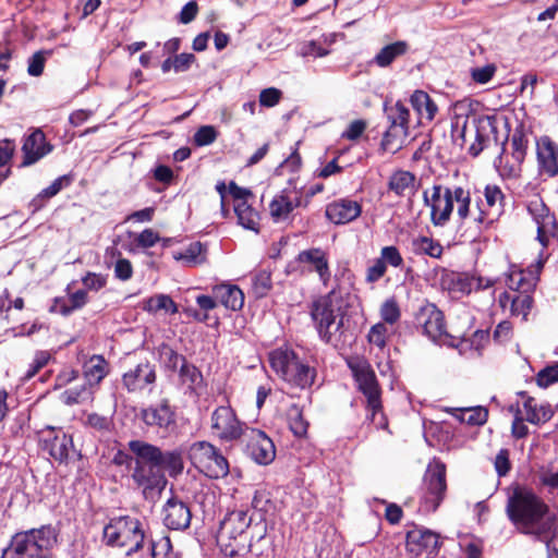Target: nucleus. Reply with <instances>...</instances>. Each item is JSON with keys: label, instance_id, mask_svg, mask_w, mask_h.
Listing matches in <instances>:
<instances>
[{"label": "nucleus", "instance_id": "f257e3e1", "mask_svg": "<svg viewBox=\"0 0 558 558\" xmlns=\"http://www.w3.org/2000/svg\"><path fill=\"white\" fill-rule=\"evenodd\" d=\"M506 512L520 533L546 538L553 532L554 520L548 506L530 488L515 487L508 498Z\"/></svg>", "mask_w": 558, "mask_h": 558}, {"label": "nucleus", "instance_id": "f03ea898", "mask_svg": "<svg viewBox=\"0 0 558 558\" xmlns=\"http://www.w3.org/2000/svg\"><path fill=\"white\" fill-rule=\"evenodd\" d=\"M128 447L134 454V465L131 468L134 485L142 489L145 498L160 493L167 478L157 461L159 447L140 439L129 441Z\"/></svg>", "mask_w": 558, "mask_h": 558}, {"label": "nucleus", "instance_id": "7ed1b4c3", "mask_svg": "<svg viewBox=\"0 0 558 558\" xmlns=\"http://www.w3.org/2000/svg\"><path fill=\"white\" fill-rule=\"evenodd\" d=\"M423 201L430 209V222L435 227H444L449 222L454 204L460 220L463 221L471 216V194L462 186L435 184L430 190L423 192Z\"/></svg>", "mask_w": 558, "mask_h": 558}, {"label": "nucleus", "instance_id": "20e7f679", "mask_svg": "<svg viewBox=\"0 0 558 558\" xmlns=\"http://www.w3.org/2000/svg\"><path fill=\"white\" fill-rule=\"evenodd\" d=\"M58 531L51 524L15 533L5 549L11 558H56L52 553L58 544Z\"/></svg>", "mask_w": 558, "mask_h": 558}, {"label": "nucleus", "instance_id": "39448f33", "mask_svg": "<svg viewBox=\"0 0 558 558\" xmlns=\"http://www.w3.org/2000/svg\"><path fill=\"white\" fill-rule=\"evenodd\" d=\"M344 301L340 289H332L312 303L311 316L319 337L326 343H335L337 333L343 326Z\"/></svg>", "mask_w": 558, "mask_h": 558}, {"label": "nucleus", "instance_id": "423d86ee", "mask_svg": "<svg viewBox=\"0 0 558 558\" xmlns=\"http://www.w3.org/2000/svg\"><path fill=\"white\" fill-rule=\"evenodd\" d=\"M271 369L286 383L301 389L310 387L316 376L315 368L300 359L289 347H280L268 355Z\"/></svg>", "mask_w": 558, "mask_h": 558}, {"label": "nucleus", "instance_id": "0eeeda50", "mask_svg": "<svg viewBox=\"0 0 558 558\" xmlns=\"http://www.w3.org/2000/svg\"><path fill=\"white\" fill-rule=\"evenodd\" d=\"M147 537L144 522L131 515L112 518L104 527L106 544L124 548L126 555L142 550Z\"/></svg>", "mask_w": 558, "mask_h": 558}, {"label": "nucleus", "instance_id": "6e6552de", "mask_svg": "<svg viewBox=\"0 0 558 558\" xmlns=\"http://www.w3.org/2000/svg\"><path fill=\"white\" fill-rule=\"evenodd\" d=\"M347 364L352 373L357 391L365 398V405L371 412L372 421L375 422L376 416L380 414L378 425L385 427L387 423L381 413V388L372 365L361 356L350 357Z\"/></svg>", "mask_w": 558, "mask_h": 558}, {"label": "nucleus", "instance_id": "1a4fd4ad", "mask_svg": "<svg viewBox=\"0 0 558 558\" xmlns=\"http://www.w3.org/2000/svg\"><path fill=\"white\" fill-rule=\"evenodd\" d=\"M191 463L210 478H221L229 473V463L218 448L208 441H195L187 450Z\"/></svg>", "mask_w": 558, "mask_h": 558}, {"label": "nucleus", "instance_id": "9d476101", "mask_svg": "<svg viewBox=\"0 0 558 558\" xmlns=\"http://www.w3.org/2000/svg\"><path fill=\"white\" fill-rule=\"evenodd\" d=\"M505 194L497 184H487L484 189V201L477 203L470 219L480 231L490 228L505 213Z\"/></svg>", "mask_w": 558, "mask_h": 558}, {"label": "nucleus", "instance_id": "9b49d317", "mask_svg": "<svg viewBox=\"0 0 558 558\" xmlns=\"http://www.w3.org/2000/svg\"><path fill=\"white\" fill-rule=\"evenodd\" d=\"M213 435L223 442H232L244 434L246 425L240 421L231 405H220L210 416Z\"/></svg>", "mask_w": 558, "mask_h": 558}, {"label": "nucleus", "instance_id": "f8f14e48", "mask_svg": "<svg viewBox=\"0 0 558 558\" xmlns=\"http://www.w3.org/2000/svg\"><path fill=\"white\" fill-rule=\"evenodd\" d=\"M409 109L400 101L389 109L390 125L381 141L384 150L395 154L402 147L409 132Z\"/></svg>", "mask_w": 558, "mask_h": 558}, {"label": "nucleus", "instance_id": "ddd939ff", "mask_svg": "<svg viewBox=\"0 0 558 558\" xmlns=\"http://www.w3.org/2000/svg\"><path fill=\"white\" fill-rule=\"evenodd\" d=\"M441 546L439 534L414 526L407 533V550L412 558H433Z\"/></svg>", "mask_w": 558, "mask_h": 558}, {"label": "nucleus", "instance_id": "4468645a", "mask_svg": "<svg viewBox=\"0 0 558 558\" xmlns=\"http://www.w3.org/2000/svg\"><path fill=\"white\" fill-rule=\"evenodd\" d=\"M229 193L233 198V209L239 225L244 229L257 232L260 218L258 211L250 203V199L254 197L252 192L238 186L234 182H230Z\"/></svg>", "mask_w": 558, "mask_h": 558}, {"label": "nucleus", "instance_id": "2eb2a0df", "mask_svg": "<svg viewBox=\"0 0 558 558\" xmlns=\"http://www.w3.org/2000/svg\"><path fill=\"white\" fill-rule=\"evenodd\" d=\"M527 210L537 226V240L545 247L550 239L558 236V223L556 217L549 213V209L542 199H532L527 205Z\"/></svg>", "mask_w": 558, "mask_h": 558}, {"label": "nucleus", "instance_id": "dca6fc26", "mask_svg": "<svg viewBox=\"0 0 558 558\" xmlns=\"http://www.w3.org/2000/svg\"><path fill=\"white\" fill-rule=\"evenodd\" d=\"M303 193L295 186H288L275 195L269 204V214L275 222L286 221L293 210L302 206Z\"/></svg>", "mask_w": 558, "mask_h": 558}, {"label": "nucleus", "instance_id": "f3484780", "mask_svg": "<svg viewBox=\"0 0 558 558\" xmlns=\"http://www.w3.org/2000/svg\"><path fill=\"white\" fill-rule=\"evenodd\" d=\"M155 381V366L147 361L137 364L122 376V384L129 392L142 391L146 388L151 390Z\"/></svg>", "mask_w": 558, "mask_h": 558}, {"label": "nucleus", "instance_id": "a211bd4d", "mask_svg": "<svg viewBox=\"0 0 558 558\" xmlns=\"http://www.w3.org/2000/svg\"><path fill=\"white\" fill-rule=\"evenodd\" d=\"M251 521L243 510L230 512L220 524L217 539L246 541V530L251 525Z\"/></svg>", "mask_w": 558, "mask_h": 558}, {"label": "nucleus", "instance_id": "6ab92c4d", "mask_svg": "<svg viewBox=\"0 0 558 558\" xmlns=\"http://www.w3.org/2000/svg\"><path fill=\"white\" fill-rule=\"evenodd\" d=\"M247 451L258 464L267 465L274 461L276 449L272 440L262 430L251 429L248 434Z\"/></svg>", "mask_w": 558, "mask_h": 558}, {"label": "nucleus", "instance_id": "aec40b11", "mask_svg": "<svg viewBox=\"0 0 558 558\" xmlns=\"http://www.w3.org/2000/svg\"><path fill=\"white\" fill-rule=\"evenodd\" d=\"M416 322L433 341L439 340L446 332L442 312L434 304L423 305L416 314Z\"/></svg>", "mask_w": 558, "mask_h": 558}, {"label": "nucleus", "instance_id": "412c9836", "mask_svg": "<svg viewBox=\"0 0 558 558\" xmlns=\"http://www.w3.org/2000/svg\"><path fill=\"white\" fill-rule=\"evenodd\" d=\"M141 416L148 426L165 430L172 429L175 426V413L168 400H162L159 404L143 409Z\"/></svg>", "mask_w": 558, "mask_h": 558}, {"label": "nucleus", "instance_id": "4be33fe9", "mask_svg": "<svg viewBox=\"0 0 558 558\" xmlns=\"http://www.w3.org/2000/svg\"><path fill=\"white\" fill-rule=\"evenodd\" d=\"M425 482L428 498H430V501L433 502V509L436 510L442 500L447 488L445 464L438 461L429 464L426 471Z\"/></svg>", "mask_w": 558, "mask_h": 558}, {"label": "nucleus", "instance_id": "5701e85b", "mask_svg": "<svg viewBox=\"0 0 558 558\" xmlns=\"http://www.w3.org/2000/svg\"><path fill=\"white\" fill-rule=\"evenodd\" d=\"M191 510L178 498H170L163 506V523L171 530H185L191 523Z\"/></svg>", "mask_w": 558, "mask_h": 558}, {"label": "nucleus", "instance_id": "b1692460", "mask_svg": "<svg viewBox=\"0 0 558 558\" xmlns=\"http://www.w3.org/2000/svg\"><path fill=\"white\" fill-rule=\"evenodd\" d=\"M537 161L541 174L549 178L558 174V145L549 137L544 136L537 141Z\"/></svg>", "mask_w": 558, "mask_h": 558}, {"label": "nucleus", "instance_id": "393cba45", "mask_svg": "<svg viewBox=\"0 0 558 558\" xmlns=\"http://www.w3.org/2000/svg\"><path fill=\"white\" fill-rule=\"evenodd\" d=\"M52 146L46 142L43 131H34L24 142L22 151L24 159L22 166H31L49 154Z\"/></svg>", "mask_w": 558, "mask_h": 558}, {"label": "nucleus", "instance_id": "a878e982", "mask_svg": "<svg viewBox=\"0 0 558 558\" xmlns=\"http://www.w3.org/2000/svg\"><path fill=\"white\" fill-rule=\"evenodd\" d=\"M298 260L308 265V270L317 272L322 282L327 286L331 274L326 252L320 248H310L299 253Z\"/></svg>", "mask_w": 558, "mask_h": 558}, {"label": "nucleus", "instance_id": "bb28decb", "mask_svg": "<svg viewBox=\"0 0 558 558\" xmlns=\"http://www.w3.org/2000/svg\"><path fill=\"white\" fill-rule=\"evenodd\" d=\"M361 205L352 199H339L326 208L327 218L336 225H344L361 215Z\"/></svg>", "mask_w": 558, "mask_h": 558}, {"label": "nucleus", "instance_id": "cd10ccee", "mask_svg": "<svg viewBox=\"0 0 558 558\" xmlns=\"http://www.w3.org/2000/svg\"><path fill=\"white\" fill-rule=\"evenodd\" d=\"M211 294L217 299L226 308L231 311H239L244 305V293L234 284L221 283L211 288Z\"/></svg>", "mask_w": 558, "mask_h": 558}, {"label": "nucleus", "instance_id": "c85d7f7f", "mask_svg": "<svg viewBox=\"0 0 558 558\" xmlns=\"http://www.w3.org/2000/svg\"><path fill=\"white\" fill-rule=\"evenodd\" d=\"M519 396L524 399V417L531 424H544L553 417L554 411L548 403L538 404L533 397L527 396L524 391L519 392Z\"/></svg>", "mask_w": 558, "mask_h": 558}, {"label": "nucleus", "instance_id": "c756f323", "mask_svg": "<svg viewBox=\"0 0 558 558\" xmlns=\"http://www.w3.org/2000/svg\"><path fill=\"white\" fill-rule=\"evenodd\" d=\"M536 276L517 265H511L506 274V284L509 289L520 292H531L536 283Z\"/></svg>", "mask_w": 558, "mask_h": 558}, {"label": "nucleus", "instance_id": "7c9ffc66", "mask_svg": "<svg viewBox=\"0 0 558 558\" xmlns=\"http://www.w3.org/2000/svg\"><path fill=\"white\" fill-rule=\"evenodd\" d=\"M413 109L420 118V122H432L438 111L437 105L430 96L424 90H415L410 98Z\"/></svg>", "mask_w": 558, "mask_h": 558}, {"label": "nucleus", "instance_id": "2f4dec72", "mask_svg": "<svg viewBox=\"0 0 558 558\" xmlns=\"http://www.w3.org/2000/svg\"><path fill=\"white\" fill-rule=\"evenodd\" d=\"M489 132L496 131L495 119L492 117H483L475 121V124L471 132L475 136V142L469 147V151L473 156H477L484 148L485 143L488 141Z\"/></svg>", "mask_w": 558, "mask_h": 558}, {"label": "nucleus", "instance_id": "473e14b6", "mask_svg": "<svg viewBox=\"0 0 558 558\" xmlns=\"http://www.w3.org/2000/svg\"><path fill=\"white\" fill-rule=\"evenodd\" d=\"M86 383L94 387L108 374V363L101 355H93L83 366Z\"/></svg>", "mask_w": 558, "mask_h": 558}, {"label": "nucleus", "instance_id": "72a5a7b5", "mask_svg": "<svg viewBox=\"0 0 558 558\" xmlns=\"http://www.w3.org/2000/svg\"><path fill=\"white\" fill-rule=\"evenodd\" d=\"M459 422L471 426L484 425L488 418V411L484 407H474L465 409L450 408L446 410Z\"/></svg>", "mask_w": 558, "mask_h": 558}, {"label": "nucleus", "instance_id": "f704fd0d", "mask_svg": "<svg viewBox=\"0 0 558 558\" xmlns=\"http://www.w3.org/2000/svg\"><path fill=\"white\" fill-rule=\"evenodd\" d=\"M45 449L57 461L63 462L68 459L72 448V438L62 432H59L50 439H45Z\"/></svg>", "mask_w": 558, "mask_h": 558}, {"label": "nucleus", "instance_id": "c9c22d12", "mask_svg": "<svg viewBox=\"0 0 558 558\" xmlns=\"http://www.w3.org/2000/svg\"><path fill=\"white\" fill-rule=\"evenodd\" d=\"M157 461L165 473L168 471L170 476H177L182 473L184 469L183 452L180 449L170 451H162L159 448V457Z\"/></svg>", "mask_w": 558, "mask_h": 558}, {"label": "nucleus", "instance_id": "e433bc0d", "mask_svg": "<svg viewBox=\"0 0 558 558\" xmlns=\"http://www.w3.org/2000/svg\"><path fill=\"white\" fill-rule=\"evenodd\" d=\"M415 175L405 170H398L392 173L389 180V190L399 196L410 194L415 189Z\"/></svg>", "mask_w": 558, "mask_h": 558}, {"label": "nucleus", "instance_id": "4c0bfd02", "mask_svg": "<svg viewBox=\"0 0 558 558\" xmlns=\"http://www.w3.org/2000/svg\"><path fill=\"white\" fill-rule=\"evenodd\" d=\"M409 45L407 41L399 40L383 47L375 56V63L380 68L390 65L398 57L407 53Z\"/></svg>", "mask_w": 558, "mask_h": 558}, {"label": "nucleus", "instance_id": "58836bf2", "mask_svg": "<svg viewBox=\"0 0 558 558\" xmlns=\"http://www.w3.org/2000/svg\"><path fill=\"white\" fill-rule=\"evenodd\" d=\"M411 250L416 255H427L432 258H440L444 252L438 241L424 235L412 239Z\"/></svg>", "mask_w": 558, "mask_h": 558}, {"label": "nucleus", "instance_id": "ea45409f", "mask_svg": "<svg viewBox=\"0 0 558 558\" xmlns=\"http://www.w3.org/2000/svg\"><path fill=\"white\" fill-rule=\"evenodd\" d=\"M174 258L187 267L201 265L206 260V247L201 242H193L182 252L175 253Z\"/></svg>", "mask_w": 558, "mask_h": 558}, {"label": "nucleus", "instance_id": "a19ab883", "mask_svg": "<svg viewBox=\"0 0 558 558\" xmlns=\"http://www.w3.org/2000/svg\"><path fill=\"white\" fill-rule=\"evenodd\" d=\"M93 387L87 383L65 389L61 396V401L66 405L82 404L93 400Z\"/></svg>", "mask_w": 558, "mask_h": 558}, {"label": "nucleus", "instance_id": "79ce46f5", "mask_svg": "<svg viewBox=\"0 0 558 558\" xmlns=\"http://www.w3.org/2000/svg\"><path fill=\"white\" fill-rule=\"evenodd\" d=\"M143 310L150 314H157L160 311L165 313H178V305L167 294H156L143 301Z\"/></svg>", "mask_w": 558, "mask_h": 558}, {"label": "nucleus", "instance_id": "37998d69", "mask_svg": "<svg viewBox=\"0 0 558 558\" xmlns=\"http://www.w3.org/2000/svg\"><path fill=\"white\" fill-rule=\"evenodd\" d=\"M179 377L181 383L191 390H195L203 385L202 373L196 366L187 362H183V365L180 366Z\"/></svg>", "mask_w": 558, "mask_h": 558}, {"label": "nucleus", "instance_id": "c03bdc74", "mask_svg": "<svg viewBox=\"0 0 558 558\" xmlns=\"http://www.w3.org/2000/svg\"><path fill=\"white\" fill-rule=\"evenodd\" d=\"M287 420L292 433L298 436H304L307 432L308 423L303 417V411L298 404H292L287 412Z\"/></svg>", "mask_w": 558, "mask_h": 558}, {"label": "nucleus", "instance_id": "a18cd8bd", "mask_svg": "<svg viewBox=\"0 0 558 558\" xmlns=\"http://www.w3.org/2000/svg\"><path fill=\"white\" fill-rule=\"evenodd\" d=\"M111 257L116 258L113 264V272L114 277L121 281H128L133 276V266L132 263L121 256V253L117 248H111L110 251Z\"/></svg>", "mask_w": 558, "mask_h": 558}, {"label": "nucleus", "instance_id": "49530a36", "mask_svg": "<svg viewBox=\"0 0 558 558\" xmlns=\"http://www.w3.org/2000/svg\"><path fill=\"white\" fill-rule=\"evenodd\" d=\"M159 356L165 367L170 371L180 369V366L183 365V362H186L183 355L179 354L168 344H162L159 348Z\"/></svg>", "mask_w": 558, "mask_h": 558}, {"label": "nucleus", "instance_id": "de8ad7c7", "mask_svg": "<svg viewBox=\"0 0 558 558\" xmlns=\"http://www.w3.org/2000/svg\"><path fill=\"white\" fill-rule=\"evenodd\" d=\"M218 544L226 558H244L248 551L246 541L218 539Z\"/></svg>", "mask_w": 558, "mask_h": 558}, {"label": "nucleus", "instance_id": "09e8293b", "mask_svg": "<svg viewBox=\"0 0 558 558\" xmlns=\"http://www.w3.org/2000/svg\"><path fill=\"white\" fill-rule=\"evenodd\" d=\"M532 307V298L529 292H520L514 294L512 304L510 305V315L522 316L526 319V316Z\"/></svg>", "mask_w": 558, "mask_h": 558}, {"label": "nucleus", "instance_id": "8fccbe9b", "mask_svg": "<svg viewBox=\"0 0 558 558\" xmlns=\"http://www.w3.org/2000/svg\"><path fill=\"white\" fill-rule=\"evenodd\" d=\"M153 558H175L171 541L168 536H161L157 541L149 542Z\"/></svg>", "mask_w": 558, "mask_h": 558}, {"label": "nucleus", "instance_id": "3c124183", "mask_svg": "<svg viewBox=\"0 0 558 558\" xmlns=\"http://www.w3.org/2000/svg\"><path fill=\"white\" fill-rule=\"evenodd\" d=\"M401 316L399 305L395 299L386 300L380 306V317L384 324H396Z\"/></svg>", "mask_w": 558, "mask_h": 558}, {"label": "nucleus", "instance_id": "603ef678", "mask_svg": "<svg viewBox=\"0 0 558 558\" xmlns=\"http://www.w3.org/2000/svg\"><path fill=\"white\" fill-rule=\"evenodd\" d=\"M378 259L386 265V267L391 266L393 268H400L403 266V257L398 247L393 245L384 246Z\"/></svg>", "mask_w": 558, "mask_h": 558}, {"label": "nucleus", "instance_id": "864d4df0", "mask_svg": "<svg viewBox=\"0 0 558 558\" xmlns=\"http://www.w3.org/2000/svg\"><path fill=\"white\" fill-rule=\"evenodd\" d=\"M387 338L388 328L384 323H377L372 326L367 335L368 342L379 349H384L386 347Z\"/></svg>", "mask_w": 558, "mask_h": 558}, {"label": "nucleus", "instance_id": "5fc2aeb1", "mask_svg": "<svg viewBox=\"0 0 558 558\" xmlns=\"http://www.w3.org/2000/svg\"><path fill=\"white\" fill-rule=\"evenodd\" d=\"M252 507L263 513H268L272 510L274 505L270 493L265 488L257 489L252 499Z\"/></svg>", "mask_w": 558, "mask_h": 558}, {"label": "nucleus", "instance_id": "6e6d98bb", "mask_svg": "<svg viewBox=\"0 0 558 558\" xmlns=\"http://www.w3.org/2000/svg\"><path fill=\"white\" fill-rule=\"evenodd\" d=\"M449 289L461 293H470L473 290L472 277L462 274H452L448 277Z\"/></svg>", "mask_w": 558, "mask_h": 558}, {"label": "nucleus", "instance_id": "4d7b16f0", "mask_svg": "<svg viewBox=\"0 0 558 558\" xmlns=\"http://www.w3.org/2000/svg\"><path fill=\"white\" fill-rule=\"evenodd\" d=\"M71 184V177L61 175L57 178L48 187L44 189L38 195V199H49L56 196L63 187Z\"/></svg>", "mask_w": 558, "mask_h": 558}, {"label": "nucleus", "instance_id": "13d9d810", "mask_svg": "<svg viewBox=\"0 0 558 558\" xmlns=\"http://www.w3.org/2000/svg\"><path fill=\"white\" fill-rule=\"evenodd\" d=\"M558 381V364L546 366L536 375V383L539 387L546 388Z\"/></svg>", "mask_w": 558, "mask_h": 558}, {"label": "nucleus", "instance_id": "bf43d9fd", "mask_svg": "<svg viewBox=\"0 0 558 558\" xmlns=\"http://www.w3.org/2000/svg\"><path fill=\"white\" fill-rule=\"evenodd\" d=\"M271 288L270 274L259 271L253 277V289L257 296H264Z\"/></svg>", "mask_w": 558, "mask_h": 558}, {"label": "nucleus", "instance_id": "052dcab7", "mask_svg": "<svg viewBox=\"0 0 558 558\" xmlns=\"http://www.w3.org/2000/svg\"><path fill=\"white\" fill-rule=\"evenodd\" d=\"M217 135V131L214 126L203 125L194 134V143L197 146L210 145L216 141Z\"/></svg>", "mask_w": 558, "mask_h": 558}, {"label": "nucleus", "instance_id": "680f3d73", "mask_svg": "<svg viewBox=\"0 0 558 558\" xmlns=\"http://www.w3.org/2000/svg\"><path fill=\"white\" fill-rule=\"evenodd\" d=\"M85 425L100 433L109 432L111 420L98 413H90L86 416Z\"/></svg>", "mask_w": 558, "mask_h": 558}, {"label": "nucleus", "instance_id": "e2e57ef3", "mask_svg": "<svg viewBox=\"0 0 558 558\" xmlns=\"http://www.w3.org/2000/svg\"><path fill=\"white\" fill-rule=\"evenodd\" d=\"M496 65L493 63L484 66L474 68L471 70V77L475 83L486 84L488 83L496 73Z\"/></svg>", "mask_w": 558, "mask_h": 558}, {"label": "nucleus", "instance_id": "0e129e2a", "mask_svg": "<svg viewBox=\"0 0 558 558\" xmlns=\"http://www.w3.org/2000/svg\"><path fill=\"white\" fill-rule=\"evenodd\" d=\"M51 355L47 351H38L36 352L33 362L29 364V367L25 374L26 379H31L34 377L44 366L47 365Z\"/></svg>", "mask_w": 558, "mask_h": 558}, {"label": "nucleus", "instance_id": "69168bd1", "mask_svg": "<svg viewBox=\"0 0 558 558\" xmlns=\"http://www.w3.org/2000/svg\"><path fill=\"white\" fill-rule=\"evenodd\" d=\"M87 302V292L84 290H77L70 295V305H63L60 308V313L64 316L69 315L74 310L83 307Z\"/></svg>", "mask_w": 558, "mask_h": 558}, {"label": "nucleus", "instance_id": "338daca9", "mask_svg": "<svg viewBox=\"0 0 558 558\" xmlns=\"http://www.w3.org/2000/svg\"><path fill=\"white\" fill-rule=\"evenodd\" d=\"M46 54L45 51H37L28 59L27 73L31 76H39L44 72L45 63H46Z\"/></svg>", "mask_w": 558, "mask_h": 558}, {"label": "nucleus", "instance_id": "774afa93", "mask_svg": "<svg viewBox=\"0 0 558 558\" xmlns=\"http://www.w3.org/2000/svg\"><path fill=\"white\" fill-rule=\"evenodd\" d=\"M282 97V92L275 87L265 88L259 94V104L263 107L276 106Z\"/></svg>", "mask_w": 558, "mask_h": 558}]
</instances>
